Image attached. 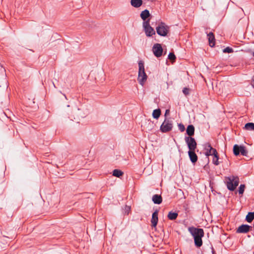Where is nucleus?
Instances as JSON below:
<instances>
[{
    "instance_id": "1",
    "label": "nucleus",
    "mask_w": 254,
    "mask_h": 254,
    "mask_svg": "<svg viewBox=\"0 0 254 254\" xmlns=\"http://www.w3.org/2000/svg\"><path fill=\"white\" fill-rule=\"evenodd\" d=\"M188 231L194 239L195 246L199 248L202 245V238L204 236V231L201 228H197L194 227H190Z\"/></svg>"
},
{
    "instance_id": "25",
    "label": "nucleus",
    "mask_w": 254,
    "mask_h": 254,
    "mask_svg": "<svg viewBox=\"0 0 254 254\" xmlns=\"http://www.w3.org/2000/svg\"><path fill=\"white\" fill-rule=\"evenodd\" d=\"M240 153L243 156H247L248 151L244 146H239Z\"/></svg>"
},
{
    "instance_id": "24",
    "label": "nucleus",
    "mask_w": 254,
    "mask_h": 254,
    "mask_svg": "<svg viewBox=\"0 0 254 254\" xmlns=\"http://www.w3.org/2000/svg\"><path fill=\"white\" fill-rule=\"evenodd\" d=\"M240 146L238 145L235 144L233 147V152L234 154L237 156L240 154V151L239 149Z\"/></svg>"
},
{
    "instance_id": "26",
    "label": "nucleus",
    "mask_w": 254,
    "mask_h": 254,
    "mask_svg": "<svg viewBox=\"0 0 254 254\" xmlns=\"http://www.w3.org/2000/svg\"><path fill=\"white\" fill-rule=\"evenodd\" d=\"M218 160H219V157H218V153H217L216 154H215L213 156V158L212 159L213 163L215 165H218L219 164V162Z\"/></svg>"
},
{
    "instance_id": "8",
    "label": "nucleus",
    "mask_w": 254,
    "mask_h": 254,
    "mask_svg": "<svg viewBox=\"0 0 254 254\" xmlns=\"http://www.w3.org/2000/svg\"><path fill=\"white\" fill-rule=\"evenodd\" d=\"M152 51L155 57L157 58L161 57L163 53V49L161 44H154L152 47Z\"/></svg>"
},
{
    "instance_id": "4",
    "label": "nucleus",
    "mask_w": 254,
    "mask_h": 254,
    "mask_svg": "<svg viewBox=\"0 0 254 254\" xmlns=\"http://www.w3.org/2000/svg\"><path fill=\"white\" fill-rule=\"evenodd\" d=\"M173 127V121L170 118H165L160 126V130L162 132H167L171 130Z\"/></svg>"
},
{
    "instance_id": "27",
    "label": "nucleus",
    "mask_w": 254,
    "mask_h": 254,
    "mask_svg": "<svg viewBox=\"0 0 254 254\" xmlns=\"http://www.w3.org/2000/svg\"><path fill=\"white\" fill-rule=\"evenodd\" d=\"M223 53H231L233 52V50L232 48H230L229 47H226V48L224 49L223 50Z\"/></svg>"
},
{
    "instance_id": "31",
    "label": "nucleus",
    "mask_w": 254,
    "mask_h": 254,
    "mask_svg": "<svg viewBox=\"0 0 254 254\" xmlns=\"http://www.w3.org/2000/svg\"><path fill=\"white\" fill-rule=\"evenodd\" d=\"M183 92L185 95H188L190 93V89L187 87H185L183 90Z\"/></svg>"
},
{
    "instance_id": "21",
    "label": "nucleus",
    "mask_w": 254,
    "mask_h": 254,
    "mask_svg": "<svg viewBox=\"0 0 254 254\" xmlns=\"http://www.w3.org/2000/svg\"><path fill=\"white\" fill-rule=\"evenodd\" d=\"M161 115V110L159 109H155L153 111L152 116L154 119H157Z\"/></svg>"
},
{
    "instance_id": "19",
    "label": "nucleus",
    "mask_w": 254,
    "mask_h": 254,
    "mask_svg": "<svg viewBox=\"0 0 254 254\" xmlns=\"http://www.w3.org/2000/svg\"><path fill=\"white\" fill-rule=\"evenodd\" d=\"M178 215V214L177 213L170 211L168 213V217L170 220H174L177 218Z\"/></svg>"
},
{
    "instance_id": "3",
    "label": "nucleus",
    "mask_w": 254,
    "mask_h": 254,
    "mask_svg": "<svg viewBox=\"0 0 254 254\" xmlns=\"http://www.w3.org/2000/svg\"><path fill=\"white\" fill-rule=\"evenodd\" d=\"M226 182L227 187L229 190H234L238 186L239 183V179L238 177L232 176L226 178Z\"/></svg>"
},
{
    "instance_id": "33",
    "label": "nucleus",
    "mask_w": 254,
    "mask_h": 254,
    "mask_svg": "<svg viewBox=\"0 0 254 254\" xmlns=\"http://www.w3.org/2000/svg\"><path fill=\"white\" fill-rule=\"evenodd\" d=\"M169 110H166L165 114V116L166 117L167 115L169 113Z\"/></svg>"
},
{
    "instance_id": "13",
    "label": "nucleus",
    "mask_w": 254,
    "mask_h": 254,
    "mask_svg": "<svg viewBox=\"0 0 254 254\" xmlns=\"http://www.w3.org/2000/svg\"><path fill=\"white\" fill-rule=\"evenodd\" d=\"M189 156L190 161L192 163H195L197 160V156L194 152V150H189L188 152Z\"/></svg>"
},
{
    "instance_id": "7",
    "label": "nucleus",
    "mask_w": 254,
    "mask_h": 254,
    "mask_svg": "<svg viewBox=\"0 0 254 254\" xmlns=\"http://www.w3.org/2000/svg\"><path fill=\"white\" fill-rule=\"evenodd\" d=\"M185 139L189 148V150H195L196 147V142L194 138L190 136H186Z\"/></svg>"
},
{
    "instance_id": "23",
    "label": "nucleus",
    "mask_w": 254,
    "mask_h": 254,
    "mask_svg": "<svg viewBox=\"0 0 254 254\" xmlns=\"http://www.w3.org/2000/svg\"><path fill=\"white\" fill-rule=\"evenodd\" d=\"M123 172L120 170L115 169L113 172V175L117 177H120L122 176Z\"/></svg>"
},
{
    "instance_id": "2",
    "label": "nucleus",
    "mask_w": 254,
    "mask_h": 254,
    "mask_svg": "<svg viewBox=\"0 0 254 254\" xmlns=\"http://www.w3.org/2000/svg\"><path fill=\"white\" fill-rule=\"evenodd\" d=\"M138 68L137 80L140 85L143 86L147 80V76L145 72L144 63L141 61L138 62Z\"/></svg>"
},
{
    "instance_id": "34",
    "label": "nucleus",
    "mask_w": 254,
    "mask_h": 254,
    "mask_svg": "<svg viewBox=\"0 0 254 254\" xmlns=\"http://www.w3.org/2000/svg\"><path fill=\"white\" fill-rule=\"evenodd\" d=\"M64 96L65 98L66 99V96H65V95H64Z\"/></svg>"
},
{
    "instance_id": "10",
    "label": "nucleus",
    "mask_w": 254,
    "mask_h": 254,
    "mask_svg": "<svg viewBox=\"0 0 254 254\" xmlns=\"http://www.w3.org/2000/svg\"><path fill=\"white\" fill-rule=\"evenodd\" d=\"M251 228V227L248 225L243 224L238 228L237 233H247L250 231Z\"/></svg>"
},
{
    "instance_id": "9",
    "label": "nucleus",
    "mask_w": 254,
    "mask_h": 254,
    "mask_svg": "<svg viewBox=\"0 0 254 254\" xmlns=\"http://www.w3.org/2000/svg\"><path fill=\"white\" fill-rule=\"evenodd\" d=\"M0 73L1 74V81L0 83V87H7V81L6 79V75L5 74V69L0 64Z\"/></svg>"
},
{
    "instance_id": "11",
    "label": "nucleus",
    "mask_w": 254,
    "mask_h": 254,
    "mask_svg": "<svg viewBox=\"0 0 254 254\" xmlns=\"http://www.w3.org/2000/svg\"><path fill=\"white\" fill-rule=\"evenodd\" d=\"M205 150H206V152H205V155L206 156H214L215 154H217L216 150L212 147L210 145H208L206 146Z\"/></svg>"
},
{
    "instance_id": "28",
    "label": "nucleus",
    "mask_w": 254,
    "mask_h": 254,
    "mask_svg": "<svg viewBox=\"0 0 254 254\" xmlns=\"http://www.w3.org/2000/svg\"><path fill=\"white\" fill-rule=\"evenodd\" d=\"M245 186L244 185H241L239 188V194H243L244 191Z\"/></svg>"
},
{
    "instance_id": "16",
    "label": "nucleus",
    "mask_w": 254,
    "mask_h": 254,
    "mask_svg": "<svg viewBox=\"0 0 254 254\" xmlns=\"http://www.w3.org/2000/svg\"><path fill=\"white\" fill-rule=\"evenodd\" d=\"M152 200L155 204H159L162 201V198L160 195L154 194L153 195Z\"/></svg>"
},
{
    "instance_id": "12",
    "label": "nucleus",
    "mask_w": 254,
    "mask_h": 254,
    "mask_svg": "<svg viewBox=\"0 0 254 254\" xmlns=\"http://www.w3.org/2000/svg\"><path fill=\"white\" fill-rule=\"evenodd\" d=\"M158 211L156 210L153 213L152 215L151 222L152 224V226L153 227H155L157 224L158 220Z\"/></svg>"
},
{
    "instance_id": "32",
    "label": "nucleus",
    "mask_w": 254,
    "mask_h": 254,
    "mask_svg": "<svg viewBox=\"0 0 254 254\" xmlns=\"http://www.w3.org/2000/svg\"><path fill=\"white\" fill-rule=\"evenodd\" d=\"M178 127L180 130L182 132L184 131L185 129V126L182 124H180L178 125Z\"/></svg>"
},
{
    "instance_id": "17",
    "label": "nucleus",
    "mask_w": 254,
    "mask_h": 254,
    "mask_svg": "<svg viewBox=\"0 0 254 254\" xmlns=\"http://www.w3.org/2000/svg\"><path fill=\"white\" fill-rule=\"evenodd\" d=\"M150 13L148 10L145 9L143 10L140 13V17L143 20L146 21V19L150 16Z\"/></svg>"
},
{
    "instance_id": "15",
    "label": "nucleus",
    "mask_w": 254,
    "mask_h": 254,
    "mask_svg": "<svg viewBox=\"0 0 254 254\" xmlns=\"http://www.w3.org/2000/svg\"><path fill=\"white\" fill-rule=\"evenodd\" d=\"M209 45L210 47H213L215 45V38L212 32H210L207 34Z\"/></svg>"
},
{
    "instance_id": "14",
    "label": "nucleus",
    "mask_w": 254,
    "mask_h": 254,
    "mask_svg": "<svg viewBox=\"0 0 254 254\" xmlns=\"http://www.w3.org/2000/svg\"><path fill=\"white\" fill-rule=\"evenodd\" d=\"M143 1L142 0H130V4L132 6L135 8H138L142 4Z\"/></svg>"
},
{
    "instance_id": "22",
    "label": "nucleus",
    "mask_w": 254,
    "mask_h": 254,
    "mask_svg": "<svg viewBox=\"0 0 254 254\" xmlns=\"http://www.w3.org/2000/svg\"><path fill=\"white\" fill-rule=\"evenodd\" d=\"M245 128L247 130H254V123H249L245 125Z\"/></svg>"
},
{
    "instance_id": "30",
    "label": "nucleus",
    "mask_w": 254,
    "mask_h": 254,
    "mask_svg": "<svg viewBox=\"0 0 254 254\" xmlns=\"http://www.w3.org/2000/svg\"><path fill=\"white\" fill-rule=\"evenodd\" d=\"M168 58L170 60L174 61L176 59V56H175V55L173 53H170L169 55H168Z\"/></svg>"
},
{
    "instance_id": "18",
    "label": "nucleus",
    "mask_w": 254,
    "mask_h": 254,
    "mask_svg": "<svg viewBox=\"0 0 254 254\" xmlns=\"http://www.w3.org/2000/svg\"><path fill=\"white\" fill-rule=\"evenodd\" d=\"M187 134L191 136L194 134V127L192 125H189L187 128Z\"/></svg>"
},
{
    "instance_id": "5",
    "label": "nucleus",
    "mask_w": 254,
    "mask_h": 254,
    "mask_svg": "<svg viewBox=\"0 0 254 254\" xmlns=\"http://www.w3.org/2000/svg\"><path fill=\"white\" fill-rule=\"evenodd\" d=\"M157 33L161 36H166L169 30V27L164 23H160L156 28Z\"/></svg>"
},
{
    "instance_id": "6",
    "label": "nucleus",
    "mask_w": 254,
    "mask_h": 254,
    "mask_svg": "<svg viewBox=\"0 0 254 254\" xmlns=\"http://www.w3.org/2000/svg\"><path fill=\"white\" fill-rule=\"evenodd\" d=\"M143 30L146 36L150 37L155 34L154 29L150 25L149 20L143 21L142 23Z\"/></svg>"
},
{
    "instance_id": "20",
    "label": "nucleus",
    "mask_w": 254,
    "mask_h": 254,
    "mask_svg": "<svg viewBox=\"0 0 254 254\" xmlns=\"http://www.w3.org/2000/svg\"><path fill=\"white\" fill-rule=\"evenodd\" d=\"M254 219V212H249L246 217V221L250 223Z\"/></svg>"
},
{
    "instance_id": "29",
    "label": "nucleus",
    "mask_w": 254,
    "mask_h": 254,
    "mask_svg": "<svg viewBox=\"0 0 254 254\" xmlns=\"http://www.w3.org/2000/svg\"><path fill=\"white\" fill-rule=\"evenodd\" d=\"M130 210V206L126 205L125 207V208H124V213H125V214H128Z\"/></svg>"
}]
</instances>
